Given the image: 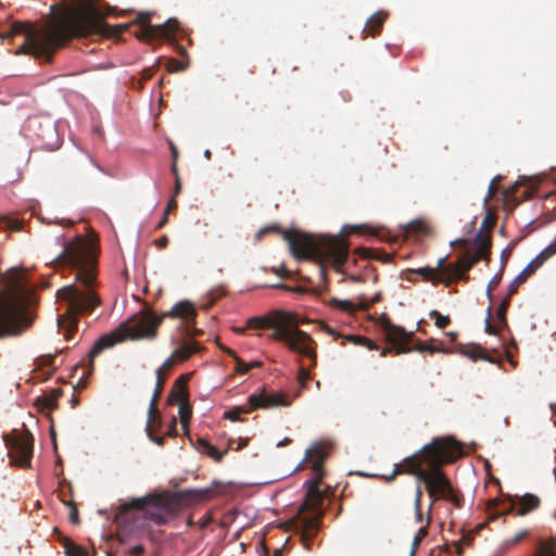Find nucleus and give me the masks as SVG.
<instances>
[{"label": "nucleus", "mask_w": 556, "mask_h": 556, "mask_svg": "<svg viewBox=\"0 0 556 556\" xmlns=\"http://www.w3.org/2000/svg\"><path fill=\"white\" fill-rule=\"evenodd\" d=\"M533 556H556V536L540 539Z\"/></svg>", "instance_id": "obj_23"}, {"label": "nucleus", "mask_w": 556, "mask_h": 556, "mask_svg": "<svg viewBox=\"0 0 556 556\" xmlns=\"http://www.w3.org/2000/svg\"><path fill=\"white\" fill-rule=\"evenodd\" d=\"M144 552V547L142 545H136L130 548L129 554L131 556H141Z\"/></svg>", "instance_id": "obj_56"}, {"label": "nucleus", "mask_w": 556, "mask_h": 556, "mask_svg": "<svg viewBox=\"0 0 556 556\" xmlns=\"http://www.w3.org/2000/svg\"><path fill=\"white\" fill-rule=\"evenodd\" d=\"M33 437L29 433L16 435L10 444V457L21 467H27L33 456Z\"/></svg>", "instance_id": "obj_15"}, {"label": "nucleus", "mask_w": 556, "mask_h": 556, "mask_svg": "<svg viewBox=\"0 0 556 556\" xmlns=\"http://www.w3.org/2000/svg\"><path fill=\"white\" fill-rule=\"evenodd\" d=\"M59 266L75 273L76 283L64 286L58 291V299L66 304L65 312L58 318V326L70 340L77 330L78 317L92 313L101 300L96 291L98 275V241L94 238L76 236L64 241L63 251L54 260Z\"/></svg>", "instance_id": "obj_2"}, {"label": "nucleus", "mask_w": 556, "mask_h": 556, "mask_svg": "<svg viewBox=\"0 0 556 556\" xmlns=\"http://www.w3.org/2000/svg\"><path fill=\"white\" fill-rule=\"evenodd\" d=\"M185 332L188 337H195V336H199L200 333H202L201 330H199L198 328H195V318H193V321L190 320V323H188L186 326H185Z\"/></svg>", "instance_id": "obj_49"}, {"label": "nucleus", "mask_w": 556, "mask_h": 556, "mask_svg": "<svg viewBox=\"0 0 556 556\" xmlns=\"http://www.w3.org/2000/svg\"><path fill=\"white\" fill-rule=\"evenodd\" d=\"M277 275L280 276L281 278H289L290 277L289 270L287 268H285V267L280 268L277 271Z\"/></svg>", "instance_id": "obj_64"}, {"label": "nucleus", "mask_w": 556, "mask_h": 556, "mask_svg": "<svg viewBox=\"0 0 556 556\" xmlns=\"http://www.w3.org/2000/svg\"><path fill=\"white\" fill-rule=\"evenodd\" d=\"M155 245L160 249H164L168 245V238L166 236H163L159 240L155 241Z\"/></svg>", "instance_id": "obj_60"}, {"label": "nucleus", "mask_w": 556, "mask_h": 556, "mask_svg": "<svg viewBox=\"0 0 556 556\" xmlns=\"http://www.w3.org/2000/svg\"><path fill=\"white\" fill-rule=\"evenodd\" d=\"M63 547L66 556H88L86 549L73 543L70 539H63Z\"/></svg>", "instance_id": "obj_28"}, {"label": "nucleus", "mask_w": 556, "mask_h": 556, "mask_svg": "<svg viewBox=\"0 0 556 556\" xmlns=\"http://www.w3.org/2000/svg\"><path fill=\"white\" fill-rule=\"evenodd\" d=\"M136 23L140 26V31L137 34V37L146 40L164 38L170 41L173 35L179 28V23L176 18H169L164 24L152 25L150 23V14L147 12L139 13L136 17Z\"/></svg>", "instance_id": "obj_12"}, {"label": "nucleus", "mask_w": 556, "mask_h": 556, "mask_svg": "<svg viewBox=\"0 0 556 556\" xmlns=\"http://www.w3.org/2000/svg\"><path fill=\"white\" fill-rule=\"evenodd\" d=\"M351 341L355 344L366 346L368 350L379 349L376 342L363 336H352Z\"/></svg>", "instance_id": "obj_38"}, {"label": "nucleus", "mask_w": 556, "mask_h": 556, "mask_svg": "<svg viewBox=\"0 0 556 556\" xmlns=\"http://www.w3.org/2000/svg\"><path fill=\"white\" fill-rule=\"evenodd\" d=\"M463 354L468 356L469 358L477 361L483 359L489 361L491 363H495L490 356L486 354V350L477 344L468 345L463 350Z\"/></svg>", "instance_id": "obj_26"}, {"label": "nucleus", "mask_w": 556, "mask_h": 556, "mask_svg": "<svg viewBox=\"0 0 556 556\" xmlns=\"http://www.w3.org/2000/svg\"><path fill=\"white\" fill-rule=\"evenodd\" d=\"M153 76V70L152 68H147L142 72V80H149L151 79Z\"/></svg>", "instance_id": "obj_63"}, {"label": "nucleus", "mask_w": 556, "mask_h": 556, "mask_svg": "<svg viewBox=\"0 0 556 556\" xmlns=\"http://www.w3.org/2000/svg\"><path fill=\"white\" fill-rule=\"evenodd\" d=\"M181 191V180H180V177L177 176V179H175V189H174V195L173 197H177Z\"/></svg>", "instance_id": "obj_62"}, {"label": "nucleus", "mask_w": 556, "mask_h": 556, "mask_svg": "<svg viewBox=\"0 0 556 556\" xmlns=\"http://www.w3.org/2000/svg\"><path fill=\"white\" fill-rule=\"evenodd\" d=\"M430 498H431V502H430V505H429V508H428V515L426 517V521H427V525H430L431 522V511H432V508L435 504V502H438L439 500H445V501H448V495H441V493L439 492H433V493H428Z\"/></svg>", "instance_id": "obj_39"}, {"label": "nucleus", "mask_w": 556, "mask_h": 556, "mask_svg": "<svg viewBox=\"0 0 556 556\" xmlns=\"http://www.w3.org/2000/svg\"><path fill=\"white\" fill-rule=\"evenodd\" d=\"M201 351V346L197 341H182L181 345L175 349L169 357H173L174 365L176 362H186L193 354Z\"/></svg>", "instance_id": "obj_20"}, {"label": "nucleus", "mask_w": 556, "mask_h": 556, "mask_svg": "<svg viewBox=\"0 0 556 556\" xmlns=\"http://www.w3.org/2000/svg\"><path fill=\"white\" fill-rule=\"evenodd\" d=\"M501 179H502V176L497 175L491 180V182L489 185L488 198L485 199V201H489L491 198H493L496 194L497 189H498L497 185L501 181Z\"/></svg>", "instance_id": "obj_48"}, {"label": "nucleus", "mask_w": 556, "mask_h": 556, "mask_svg": "<svg viewBox=\"0 0 556 556\" xmlns=\"http://www.w3.org/2000/svg\"><path fill=\"white\" fill-rule=\"evenodd\" d=\"M502 275H503V268L501 269V271L495 275L489 282L488 285V288H486V295L488 298L490 299V301H492V292L494 289L497 288V286L501 283V280H502Z\"/></svg>", "instance_id": "obj_43"}, {"label": "nucleus", "mask_w": 556, "mask_h": 556, "mask_svg": "<svg viewBox=\"0 0 556 556\" xmlns=\"http://www.w3.org/2000/svg\"><path fill=\"white\" fill-rule=\"evenodd\" d=\"M269 232L282 235L295 258L316 262L319 267V277L324 282L327 279V264L333 266L338 273H343L342 266L346 263L350 252V243L343 235H324L315 238L296 230H282L278 225H269L260 229L256 237L261 239Z\"/></svg>", "instance_id": "obj_4"}, {"label": "nucleus", "mask_w": 556, "mask_h": 556, "mask_svg": "<svg viewBox=\"0 0 556 556\" xmlns=\"http://www.w3.org/2000/svg\"><path fill=\"white\" fill-rule=\"evenodd\" d=\"M329 305L332 307H336L342 312L350 313V314H353L354 312H356L355 303H353L352 301H349V300H339V299L332 298L329 301Z\"/></svg>", "instance_id": "obj_30"}, {"label": "nucleus", "mask_w": 556, "mask_h": 556, "mask_svg": "<svg viewBox=\"0 0 556 556\" xmlns=\"http://www.w3.org/2000/svg\"><path fill=\"white\" fill-rule=\"evenodd\" d=\"M431 319L434 320V324L438 328L444 329L451 324V319L448 316H443L438 311L433 309L429 313Z\"/></svg>", "instance_id": "obj_35"}, {"label": "nucleus", "mask_w": 556, "mask_h": 556, "mask_svg": "<svg viewBox=\"0 0 556 556\" xmlns=\"http://www.w3.org/2000/svg\"><path fill=\"white\" fill-rule=\"evenodd\" d=\"M519 188L520 185L516 184L503 191L504 205L510 210H514L519 203L531 198L530 190H523L522 193L518 195Z\"/></svg>", "instance_id": "obj_19"}, {"label": "nucleus", "mask_w": 556, "mask_h": 556, "mask_svg": "<svg viewBox=\"0 0 556 556\" xmlns=\"http://www.w3.org/2000/svg\"><path fill=\"white\" fill-rule=\"evenodd\" d=\"M168 401L170 403H173L174 401H180V402L184 401V400L179 399V389L173 388V390L170 391V394L168 396Z\"/></svg>", "instance_id": "obj_57"}, {"label": "nucleus", "mask_w": 556, "mask_h": 556, "mask_svg": "<svg viewBox=\"0 0 556 556\" xmlns=\"http://www.w3.org/2000/svg\"><path fill=\"white\" fill-rule=\"evenodd\" d=\"M380 325L387 340L395 346L396 354L412 351V349L407 346L413 339L412 332H407L403 327L392 324V321L386 316L381 318Z\"/></svg>", "instance_id": "obj_14"}, {"label": "nucleus", "mask_w": 556, "mask_h": 556, "mask_svg": "<svg viewBox=\"0 0 556 556\" xmlns=\"http://www.w3.org/2000/svg\"><path fill=\"white\" fill-rule=\"evenodd\" d=\"M540 504L541 500L536 495L526 493L525 495L510 501L507 504V507L498 513V515H506L514 511L516 516H525L535 510Z\"/></svg>", "instance_id": "obj_17"}, {"label": "nucleus", "mask_w": 556, "mask_h": 556, "mask_svg": "<svg viewBox=\"0 0 556 556\" xmlns=\"http://www.w3.org/2000/svg\"><path fill=\"white\" fill-rule=\"evenodd\" d=\"M529 535V532L527 530H522L520 532H518L517 534H515L513 538L510 539H507L505 542H504V545L506 547H513L517 544H519L523 539H526L527 536Z\"/></svg>", "instance_id": "obj_41"}, {"label": "nucleus", "mask_w": 556, "mask_h": 556, "mask_svg": "<svg viewBox=\"0 0 556 556\" xmlns=\"http://www.w3.org/2000/svg\"><path fill=\"white\" fill-rule=\"evenodd\" d=\"M491 317H492V307L489 306L486 309V318H485L484 329H485L486 333L495 336V334H497V329H496V327H494L491 324Z\"/></svg>", "instance_id": "obj_47"}, {"label": "nucleus", "mask_w": 556, "mask_h": 556, "mask_svg": "<svg viewBox=\"0 0 556 556\" xmlns=\"http://www.w3.org/2000/svg\"><path fill=\"white\" fill-rule=\"evenodd\" d=\"M365 229H368V227L366 225L351 226V232H353V233H363V232H365Z\"/></svg>", "instance_id": "obj_61"}, {"label": "nucleus", "mask_w": 556, "mask_h": 556, "mask_svg": "<svg viewBox=\"0 0 556 556\" xmlns=\"http://www.w3.org/2000/svg\"><path fill=\"white\" fill-rule=\"evenodd\" d=\"M188 380H189L188 375H182L175 381L174 388L179 389V399H181V400L187 399L188 392H187L186 386H187Z\"/></svg>", "instance_id": "obj_37"}, {"label": "nucleus", "mask_w": 556, "mask_h": 556, "mask_svg": "<svg viewBox=\"0 0 556 556\" xmlns=\"http://www.w3.org/2000/svg\"><path fill=\"white\" fill-rule=\"evenodd\" d=\"M63 391L61 389H53L50 393L39 396L36 400V406L40 412L53 410L58 408V400L62 396Z\"/></svg>", "instance_id": "obj_21"}, {"label": "nucleus", "mask_w": 556, "mask_h": 556, "mask_svg": "<svg viewBox=\"0 0 556 556\" xmlns=\"http://www.w3.org/2000/svg\"><path fill=\"white\" fill-rule=\"evenodd\" d=\"M415 350L419 351V352H429V353H435V352H441L442 351L441 349L435 348L430 342L420 343L418 346L415 348Z\"/></svg>", "instance_id": "obj_50"}, {"label": "nucleus", "mask_w": 556, "mask_h": 556, "mask_svg": "<svg viewBox=\"0 0 556 556\" xmlns=\"http://www.w3.org/2000/svg\"><path fill=\"white\" fill-rule=\"evenodd\" d=\"M165 317L182 319L187 325L197 317V311L190 301H180L162 315H155L150 309L141 311L122 323L113 332L100 337L89 351V357L92 361L104 350L125 340L154 339Z\"/></svg>", "instance_id": "obj_5"}, {"label": "nucleus", "mask_w": 556, "mask_h": 556, "mask_svg": "<svg viewBox=\"0 0 556 556\" xmlns=\"http://www.w3.org/2000/svg\"><path fill=\"white\" fill-rule=\"evenodd\" d=\"M166 434L170 438L177 437V420H176V418H173L172 421L169 422Z\"/></svg>", "instance_id": "obj_53"}, {"label": "nucleus", "mask_w": 556, "mask_h": 556, "mask_svg": "<svg viewBox=\"0 0 556 556\" xmlns=\"http://www.w3.org/2000/svg\"><path fill=\"white\" fill-rule=\"evenodd\" d=\"M473 253H466L457 258L456 262L445 265L447 256L438 260L437 268L429 266L415 270L422 276L425 280L437 281L450 285L457 280H468L467 273L481 260L490 263L492 237L490 232L477 233L473 240Z\"/></svg>", "instance_id": "obj_8"}, {"label": "nucleus", "mask_w": 556, "mask_h": 556, "mask_svg": "<svg viewBox=\"0 0 556 556\" xmlns=\"http://www.w3.org/2000/svg\"><path fill=\"white\" fill-rule=\"evenodd\" d=\"M248 404L251 408H273L277 406H289L290 402L282 393H253L248 397Z\"/></svg>", "instance_id": "obj_18"}, {"label": "nucleus", "mask_w": 556, "mask_h": 556, "mask_svg": "<svg viewBox=\"0 0 556 556\" xmlns=\"http://www.w3.org/2000/svg\"><path fill=\"white\" fill-rule=\"evenodd\" d=\"M509 301H510V298H508V294H507L496 311V318H497L498 323L504 327L507 326L506 315H507V309L509 306Z\"/></svg>", "instance_id": "obj_34"}, {"label": "nucleus", "mask_w": 556, "mask_h": 556, "mask_svg": "<svg viewBox=\"0 0 556 556\" xmlns=\"http://www.w3.org/2000/svg\"><path fill=\"white\" fill-rule=\"evenodd\" d=\"M306 459L312 463V468L314 471H321L323 463L325 459V453L320 446L313 447L307 451Z\"/></svg>", "instance_id": "obj_25"}, {"label": "nucleus", "mask_w": 556, "mask_h": 556, "mask_svg": "<svg viewBox=\"0 0 556 556\" xmlns=\"http://www.w3.org/2000/svg\"><path fill=\"white\" fill-rule=\"evenodd\" d=\"M0 228L10 231H21L23 229L22 222L9 216H0Z\"/></svg>", "instance_id": "obj_31"}, {"label": "nucleus", "mask_w": 556, "mask_h": 556, "mask_svg": "<svg viewBox=\"0 0 556 556\" xmlns=\"http://www.w3.org/2000/svg\"><path fill=\"white\" fill-rule=\"evenodd\" d=\"M494 224H495V218L492 217L490 214H488L482 222V227L492 228L494 226Z\"/></svg>", "instance_id": "obj_55"}, {"label": "nucleus", "mask_w": 556, "mask_h": 556, "mask_svg": "<svg viewBox=\"0 0 556 556\" xmlns=\"http://www.w3.org/2000/svg\"><path fill=\"white\" fill-rule=\"evenodd\" d=\"M371 306V303L366 300H361L358 303L355 304L356 311H367Z\"/></svg>", "instance_id": "obj_54"}, {"label": "nucleus", "mask_w": 556, "mask_h": 556, "mask_svg": "<svg viewBox=\"0 0 556 556\" xmlns=\"http://www.w3.org/2000/svg\"><path fill=\"white\" fill-rule=\"evenodd\" d=\"M176 207H177V201H176V198L173 197L167 203V206L164 211V217L161 220V223L159 224L157 228H161L166 224L168 214L170 213V211L175 210Z\"/></svg>", "instance_id": "obj_46"}, {"label": "nucleus", "mask_w": 556, "mask_h": 556, "mask_svg": "<svg viewBox=\"0 0 556 556\" xmlns=\"http://www.w3.org/2000/svg\"><path fill=\"white\" fill-rule=\"evenodd\" d=\"M387 20V14L383 12H377L372 14L367 23L365 28L363 29L364 38L368 36H376L380 33L382 29V26Z\"/></svg>", "instance_id": "obj_22"}, {"label": "nucleus", "mask_w": 556, "mask_h": 556, "mask_svg": "<svg viewBox=\"0 0 556 556\" xmlns=\"http://www.w3.org/2000/svg\"><path fill=\"white\" fill-rule=\"evenodd\" d=\"M188 380H189L188 375H182L175 381L174 388L179 389V399H181V400L187 399L188 392H187L186 386H187Z\"/></svg>", "instance_id": "obj_36"}, {"label": "nucleus", "mask_w": 556, "mask_h": 556, "mask_svg": "<svg viewBox=\"0 0 556 556\" xmlns=\"http://www.w3.org/2000/svg\"><path fill=\"white\" fill-rule=\"evenodd\" d=\"M428 526L429 525L426 523L424 527H421L417 531V533H416V535H415V538L413 540V543H412V548H410L409 556H415V554H416L420 543L428 535Z\"/></svg>", "instance_id": "obj_32"}, {"label": "nucleus", "mask_w": 556, "mask_h": 556, "mask_svg": "<svg viewBox=\"0 0 556 556\" xmlns=\"http://www.w3.org/2000/svg\"><path fill=\"white\" fill-rule=\"evenodd\" d=\"M179 416H180V421H181L184 430L186 432H188V429H189L188 424L191 418V410L187 407L181 406L179 409Z\"/></svg>", "instance_id": "obj_45"}, {"label": "nucleus", "mask_w": 556, "mask_h": 556, "mask_svg": "<svg viewBox=\"0 0 556 556\" xmlns=\"http://www.w3.org/2000/svg\"><path fill=\"white\" fill-rule=\"evenodd\" d=\"M236 371L239 374H247L249 372L248 363L242 361L241 358H237L236 361Z\"/></svg>", "instance_id": "obj_52"}, {"label": "nucleus", "mask_w": 556, "mask_h": 556, "mask_svg": "<svg viewBox=\"0 0 556 556\" xmlns=\"http://www.w3.org/2000/svg\"><path fill=\"white\" fill-rule=\"evenodd\" d=\"M290 341L294 344V348H288L293 353L306 356L311 361V367L317 365V351L315 340L304 330L293 329V336Z\"/></svg>", "instance_id": "obj_16"}, {"label": "nucleus", "mask_w": 556, "mask_h": 556, "mask_svg": "<svg viewBox=\"0 0 556 556\" xmlns=\"http://www.w3.org/2000/svg\"><path fill=\"white\" fill-rule=\"evenodd\" d=\"M511 249H505L502 251L501 254V261H502V268L504 269L505 263L507 262L508 257L510 256Z\"/></svg>", "instance_id": "obj_58"}, {"label": "nucleus", "mask_w": 556, "mask_h": 556, "mask_svg": "<svg viewBox=\"0 0 556 556\" xmlns=\"http://www.w3.org/2000/svg\"><path fill=\"white\" fill-rule=\"evenodd\" d=\"M460 450L462 446L453 437L434 438L414 455L406 457L401 465H396L390 476L383 478L391 482L400 473L413 475L425 483L428 493L439 492L441 495H448V501L459 507L462 497L452 486L442 467L454 463Z\"/></svg>", "instance_id": "obj_3"}, {"label": "nucleus", "mask_w": 556, "mask_h": 556, "mask_svg": "<svg viewBox=\"0 0 556 556\" xmlns=\"http://www.w3.org/2000/svg\"><path fill=\"white\" fill-rule=\"evenodd\" d=\"M54 362H55V356L54 355H45L42 356L40 359H39V365L40 367H48V368H52L50 369L48 372H47V376L50 377L53 371H54Z\"/></svg>", "instance_id": "obj_42"}, {"label": "nucleus", "mask_w": 556, "mask_h": 556, "mask_svg": "<svg viewBox=\"0 0 556 556\" xmlns=\"http://www.w3.org/2000/svg\"><path fill=\"white\" fill-rule=\"evenodd\" d=\"M215 494V486H208L134 498L121 507L118 519L128 520L142 517L156 525H165L180 510L182 504L205 502L213 498Z\"/></svg>", "instance_id": "obj_6"}, {"label": "nucleus", "mask_w": 556, "mask_h": 556, "mask_svg": "<svg viewBox=\"0 0 556 556\" xmlns=\"http://www.w3.org/2000/svg\"><path fill=\"white\" fill-rule=\"evenodd\" d=\"M319 483V479L308 481L305 501L300 506L298 515L286 523L288 531L300 534L306 549H311V542L319 531L320 519L324 515V494Z\"/></svg>", "instance_id": "obj_9"}, {"label": "nucleus", "mask_w": 556, "mask_h": 556, "mask_svg": "<svg viewBox=\"0 0 556 556\" xmlns=\"http://www.w3.org/2000/svg\"><path fill=\"white\" fill-rule=\"evenodd\" d=\"M169 149H170V154H172V159H173V162H177L178 161V149L177 147L175 146L174 142L169 141Z\"/></svg>", "instance_id": "obj_59"}, {"label": "nucleus", "mask_w": 556, "mask_h": 556, "mask_svg": "<svg viewBox=\"0 0 556 556\" xmlns=\"http://www.w3.org/2000/svg\"><path fill=\"white\" fill-rule=\"evenodd\" d=\"M554 254H556V240L542 250L541 253L533 258L510 282L508 287V298H511L517 292L518 288Z\"/></svg>", "instance_id": "obj_13"}, {"label": "nucleus", "mask_w": 556, "mask_h": 556, "mask_svg": "<svg viewBox=\"0 0 556 556\" xmlns=\"http://www.w3.org/2000/svg\"><path fill=\"white\" fill-rule=\"evenodd\" d=\"M198 445H199V450L202 453L207 454L210 457H212L215 462H218V463L222 462V459L226 453V452H219L214 445H212L205 439H199Z\"/></svg>", "instance_id": "obj_27"}, {"label": "nucleus", "mask_w": 556, "mask_h": 556, "mask_svg": "<svg viewBox=\"0 0 556 556\" xmlns=\"http://www.w3.org/2000/svg\"><path fill=\"white\" fill-rule=\"evenodd\" d=\"M253 329H270L268 339L283 343L287 348H294L292 341L293 329H298L294 316L291 313L277 312L273 316L253 317L248 321Z\"/></svg>", "instance_id": "obj_10"}, {"label": "nucleus", "mask_w": 556, "mask_h": 556, "mask_svg": "<svg viewBox=\"0 0 556 556\" xmlns=\"http://www.w3.org/2000/svg\"><path fill=\"white\" fill-rule=\"evenodd\" d=\"M51 16L38 29L15 22L10 26L8 37L24 35L21 46L23 53L45 58L51 62L54 52L67 41L90 36L115 37L126 28L124 25L112 26L104 22L100 11L89 0H60L52 4Z\"/></svg>", "instance_id": "obj_1"}, {"label": "nucleus", "mask_w": 556, "mask_h": 556, "mask_svg": "<svg viewBox=\"0 0 556 556\" xmlns=\"http://www.w3.org/2000/svg\"><path fill=\"white\" fill-rule=\"evenodd\" d=\"M421 497H422V491H421L420 484H418L416 488L415 501H414V507H415V511H416V521L417 522L426 521V517H424V515L421 513Z\"/></svg>", "instance_id": "obj_33"}, {"label": "nucleus", "mask_w": 556, "mask_h": 556, "mask_svg": "<svg viewBox=\"0 0 556 556\" xmlns=\"http://www.w3.org/2000/svg\"><path fill=\"white\" fill-rule=\"evenodd\" d=\"M8 296H0V340L22 334L34 320L28 305L34 302V294L26 289L24 273L11 269L4 275Z\"/></svg>", "instance_id": "obj_7"}, {"label": "nucleus", "mask_w": 556, "mask_h": 556, "mask_svg": "<svg viewBox=\"0 0 556 556\" xmlns=\"http://www.w3.org/2000/svg\"><path fill=\"white\" fill-rule=\"evenodd\" d=\"M187 67H188V62H185L181 60H176V59H170L166 65L167 72H169V73L185 71Z\"/></svg>", "instance_id": "obj_40"}, {"label": "nucleus", "mask_w": 556, "mask_h": 556, "mask_svg": "<svg viewBox=\"0 0 556 556\" xmlns=\"http://www.w3.org/2000/svg\"><path fill=\"white\" fill-rule=\"evenodd\" d=\"M311 379V375L308 369L304 368L302 365L299 368L298 372V382L302 389L306 388L308 380Z\"/></svg>", "instance_id": "obj_44"}, {"label": "nucleus", "mask_w": 556, "mask_h": 556, "mask_svg": "<svg viewBox=\"0 0 556 556\" xmlns=\"http://www.w3.org/2000/svg\"><path fill=\"white\" fill-rule=\"evenodd\" d=\"M70 508H71V511H70L71 522L75 523V525L79 523L78 509H77V506L75 505V503L71 502Z\"/></svg>", "instance_id": "obj_51"}, {"label": "nucleus", "mask_w": 556, "mask_h": 556, "mask_svg": "<svg viewBox=\"0 0 556 556\" xmlns=\"http://www.w3.org/2000/svg\"><path fill=\"white\" fill-rule=\"evenodd\" d=\"M405 235L407 237L415 236V237H421L426 236L430 231V227L421 219H416L410 223H408L405 226Z\"/></svg>", "instance_id": "obj_24"}, {"label": "nucleus", "mask_w": 556, "mask_h": 556, "mask_svg": "<svg viewBox=\"0 0 556 556\" xmlns=\"http://www.w3.org/2000/svg\"><path fill=\"white\" fill-rule=\"evenodd\" d=\"M254 410V408H251V405L248 406H236L227 412L224 413V418L229 419L231 421H238L240 420V415L248 414Z\"/></svg>", "instance_id": "obj_29"}, {"label": "nucleus", "mask_w": 556, "mask_h": 556, "mask_svg": "<svg viewBox=\"0 0 556 556\" xmlns=\"http://www.w3.org/2000/svg\"><path fill=\"white\" fill-rule=\"evenodd\" d=\"M174 367L173 357H168L165 362L156 369V383L154 388V392L150 402L149 410H148V421L146 431L151 441L155 444L162 446L165 443L164 437H159L154 434L155 429H160L162 419L157 409V402L161 397L165 380L167 374Z\"/></svg>", "instance_id": "obj_11"}]
</instances>
